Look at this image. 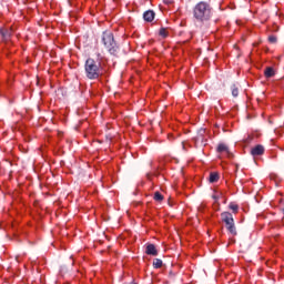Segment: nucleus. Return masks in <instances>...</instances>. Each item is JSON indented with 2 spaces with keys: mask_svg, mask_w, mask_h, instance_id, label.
<instances>
[{
  "mask_svg": "<svg viewBox=\"0 0 284 284\" xmlns=\"http://www.w3.org/2000/svg\"><path fill=\"white\" fill-rule=\"evenodd\" d=\"M84 72L87 79H90V81H94L97 79H101V77H105V69H103L101 61H97L92 58H88L85 60Z\"/></svg>",
  "mask_w": 284,
  "mask_h": 284,
  "instance_id": "f257e3e1",
  "label": "nucleus"
},
{
  "mask_svg": "<svg viewBox=\"0 0 284 284\" xmlns=\"http://www.w3.org/2000/svg\"><path fill=\"white\" fill-rule=\"evenodd\" d=\"M193 19L199 23H207L212 19V6L205 1L197 2L193 8Z\"/></svg>",
  "mask_w": 284,
  "mask_h": 284,
  "instance_id": "f03ea898",
  "label": "nucleus"
},
{
  "mask_svg": "<svg viewBox=\"0 0 284 284\" xmlns=\"http://www.w3.org/2000/svg\"><path fill=\"white\" fill-rule=\"evenodd\" d=\"M101 41L110 54L113 57L119 54V44L116 43V40H114V33L111 31H104L102 33Z\"/></svg>",
  "mask_w": 284,
  "mask_h": 284,
  "instance_id": "7ed1b4c3",
  "label": "nucleus"
},
{
  "mask_svg": "<svg viewBox=\"0 0 284 284\" xmlns=\"http://www.w3.org/2000/svg\"><path fill=\"white\" fill-rule=\"evenodd\" d=\"M222 222L225 224V229L232 236H237L239 232L236 231V224L234 223V215L230 212L221 213Z\"/></svg>",
  "mask_w": 284,
  "mask_h": 284,
  "instance_id": "20e7f679",
  "label": "nucleus"
},
{
  "mask_svg": "<svg viewBox=\"0 0 284 284\" xmlns=\"http://www.w3.org/2000/svg\"><path fill=\"white\" fill-rule=\"evenodd\" d=\"M216 152L219 154H223V152H225L226 156L229 159H232L234 155L232 154V152H230V148H227V145L223 144V143H220L217 145V149H216Z\"/></svg>",
  "mask_w": 284,
  "mask_h": 284,
  "instance_id": "39448f33",
  "label": "nucleus"
},
{
  "mask_svg": "<svg viewBox=\"0 0 284 284\" xmlns=\"http://www.w3.org/2000/svg\"><path fill=\"white\" fill-rule=\"evenodd\" d=\"M145 254H148V256H159V250H156V245L152 243L146 244Z\"/></svg>",
  "mask_w": 284,
  "mask_h": 284,
  "instance_id": "423d86ee",
  "label": "nucleus"
},
{
  "mask_svg": "<svg viewBox=\"0 0 284 284\" xmlns=\"http://www.w3.org/2000/svg\"><path fill=\"white\" fill-rule=\"evenodd\" d=\"M251 154L252 156H263V154H265V148L261 144H257L251 150Z\"/></svg>",
  "mask_w": 284,
  "mask_h": 284,
  "instance_id": "0eeeda50",
  "label": "nucleus"
},
{
  "mask_svg": "<svg viewBox=\"0 0 284 284\" xmlns=\"http://www.w3.org/2000/svg\"><path fill=\"white\" fill-rule=\"evenodd\" d=\"M154 17H156V13H154L152 10H148L143 13V19L148 23H152L154 21Z\"/></svg>",
  "mask_w": 284,
  "mask_h": 284,
  "instance_id": "6e6552de",
  "label": "nucleus"
},
{
  "mask_svg": "<svg viewBox=\"0 0 284 284\" xmlns=\"http://www.w3.org/2000/svg\"><path fill=\"white\" fill-rule=\"evenodd\" d=\"M276 75V71H274V67H266L264 70V77L266 79H272V77Z\"/></svg>",
  "mask_w": 284,
  "mask_h": 284,
  "instance_id": "1a4fd4ad",
  "label": "nucleus"
},
{
  "mask_svg": "<svg viewBox=\"0 0 284 284\" xmlns=\"http://www.w3.org/2000/svg\"><path fill=\"white\" fill-rule=\"evenodd\" d=\"M204 134H205V129H200L197 136L195 138L196 143L201 142L204 143Z\"/></svg>",
  "mask_w": 284,
  "mask_h": 284,
  "instance_id": "9d476101",
  "label": "nucleus"
},
{
  "mask_svg": "<svg viewBox=\"0 0 284 284\" xmlns=\"http://www.w3.org/2000/svg\"><path fill=\"white\" fill-rule=\"evenodd\" d=\"M153 267H154V270H161V267H163V260L154 258L153 260Z\"/></svg>",
  "mask_w": 284,
  "mask_h": 284,
  "instance_id": "9b49d317",
  "label": "nucleus"
},
{
  "mask_svg": "<svg viewBox=\"0 0 284 284\" xmlns=\"http://www.w3.org/2000/svg\"><path fill=\"white\" fill-rule=\"evenodd\" d=\"M210 183H216L219 181V173L217 172H211L209 175Z\"/></svg>",
  "mask_w": 284,
  "mask_h": 284,
  "instance_id": "f8f14e48",
  "label": "nucleus"
},
{
  "mask_svg": "<svg viewBox=\"0 0 284 284\" xmlns=\"http://www.w3.org/2000/svg\"><path fill=\"white\" fill-rule=\"evenodd\" d=\"M0 34L3 37V39H10V30H3V29H0Z\"/></svg>",
  "mask_w": 284,
  "mask_h": 284,
  "instance_id": "ddd939ff",
  "label": "nucleus"
},
{
  "mask_svg": "<svg viewBox=\"0 0 284 284\" xmlns=\"http://www.w3.org/2000/svg\"><path fill=\"white\" fill-rule=\"evenodd\" d=\"M231 90H232V97L234 98L239 97V87H236V84H232Z\"/></svg>",
  "mask_w": 284,
  "mask_h": 284,
  "instance_id": "4468645a",
  "label": "nucleus"
},
{
  "mask_svg": "<svg viewBox=\"0 0 284 284\" xmlns=\"http://www.w3.org/2000/svg\"><path fill=\"white\" fill-rule=\"evenodd\" d=\"M229 207L230 210H232L233 214H236L239 212V204L230 203Z\"/></svg>",
  "mask_w": 284,
  "mask_h": 284,
  "instance_id": "2eb2a0df",
  "label": "nucleus"
},
{
  "mask_svg": "<svg viewBox=\"0 0 284 284\" xmlns=\"http://www.w3.org/2000/svg\"><path fill=\"white\" fill-rule=\"evenodd\" d=\"M153 199L154 201H158L159 203H161V201H163V194H161V192H155Z\"/></svg>",
  "mask_w": 284,
  "mask_h": 284,
  "instance_id": "dca6fc26",
  "label": "nucleus"
},
{
  "mask_svg": "<svg viewBox=\"0 0 284 284\" xmlns=\"http://www.w3.org/2000/svg\"><path fill=\"white\" fill-rule=\"evenodd\" d=\"M159 34L160 37H163V39H165V37H168V31L165 30V28H161Z\"/></svg>",
  "mask_w": 284,
  "mask_h": 284,
  "instance_id": "f3484780",
  "label": "nucleus"
},
{
  "mask_svg": "<svg viewBox=\"0 0 284 284\" xmlns=\"http://www.w3.org/2000/svg\"><path fill=\"white\" fill-rule=\"evenodd\" d=\"M197 212L203 214V212H205V204H200L197 207Z\"/></svg>",
  "mask_w": 284,
  "mask_h": 284,
  "instance_id": "a211bd4d",
  "label": "nucleus"
},
{
  "mask_svg": "<svg viewBox=\"0 0 284 284\" xmlns=\"http://www.w3.org/2000/svg\"><path fill=\"white\" fill-rule=\"evenodd\" d=\"M268 41L270 43H276V36H270Z\"/></svg>",
  "mask_w": 284,
  "mask_h": 284,
  "instance_id": "6ab92c4d",
  "label": "nucleus"
},
{
  "mask_svg": "<svg viewBox=\"0 0 284 284\" xmlns=\"http://www.w3.org/2000/svg\"><path fill=\"white\" fill-rule=\"evenodd\" d=\"M163 3L165 6H172V3H174V0H163Z\"/></svg>",
  "mask_w": 284,
  "mask_h": 284,
  "instance_id": "aec40b11",
  "label": "nucleus"
},
{
  "mask_svg": "<svg viewBox=\"0 0 284 284\" xmlns=\"http://www.w3.org/2000/svg\"><path fill=\"white\" fill-rule=\"evenodd\" d=\"M214 201H219V196L213 195Z\"/></svg>",
  "mask_w": 284,
  "mask_h": 284,
  "instance_id": "412c9836",
  "label": "nucleus"
},
{
  "mask_svg": "<svg viewBox=\"0 0 284 284\" xmlns=\"http://www.w3.org/2000/svg\"><path fill=\"white\" fill-rule=\"evenodd\" d=\"M131 284H136V283L132 282Z\"/></svg>",
  "mask_w": 284,
  "mask_h": 284,
  "instance_id": "4be33fe9",
  "label": "nucleus"
}]
</instances>
